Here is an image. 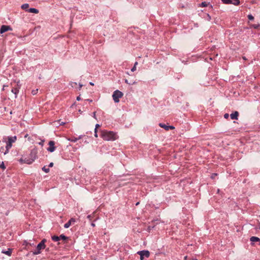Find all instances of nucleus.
<instances>
[{
    "label": "nucleus",
    "mask_w": 260,
    "mask_h": 260,
    "mask_svg": "<svg viewBox=\"0 0 260 260\" xmlns=\"http://www.w3.org/2000/svg\"><path fill=\"white\" fill-rule=\"evenodd\" d=\"M159 126L160 127L164 128L166 131H169V129H174L175 127L172 125H166L164 123H159Z\"/></svg>",
    "instance_id": "9"
},
{
    "label": "nucleus",
    "mask_w": 260,
    "mask_h": 260,
    "mask_svg": "<svg viewBox=\"0 0 260 260\" xmlns=\"http://www.w3.org/2000/svg\"><path fill=\"white\" fill-rule=\"evenodd\" d=\"M49 147L47 148L48 151L50 152H54L56 149L55 146V142L53 141H50L48 143Z\"/></svg>",
    "instance_id": "7"
},
{
    "label": "nucleus",
    "mask_w": 260,
    "mask_h": 260,
    "mask_svg": "<svg viewBox=\"0 0 260 260\" xmlns=\"http://www.w3.org/2000/svg\"><path fill=\"white\" fill-rule=\"evenodd\" d=\"M82 86H83V85H82V84H79V88H78V89H79V90H80V89H81V88H82Z\"/></svg>",
    "instance_id": "34"
},
{
    "label": "nucleus",
    "mask_w": 260,
    "mask_h": 260,
    "mask_svg": "<svg viewBox=\"0 0 260 260\" xmlns=\"http://www.w3.org/2000/svg\"><path fill=\"white\" fill-rule=\"evenodd\" d=\"M21 7L22 9L26 10L29 7V5L28 4H23Z\"/></svg>",
    "instance_id": "20"
},
{
    "label": "nucleus",
    "mask_w": 260,
    "mask_h": 260,
    "mask_svg": "<svg viewBox=\"0 0 260 260\" xmlns=\"http://www.w3.org/2000/svg\"><path fill=\"white\" fill-rule=\"evenodd\" d=\"M94 137L97 138L98 137V133H96V132H94Z\"/></svg>",
    "instance_id": "37"
},
{
    "label": "nucleus",
    "mask_w": 260,
    "mask_h": 260,
    "mask_svg": "<svg viewBox=\"0 0 260 260\" xmlns=\"http://www.w3.org/2000/svg\"><path fill=\"white\" fill-rule=\"evenodd\" d=\"M209 5V3H207L206 2H202L200 5V7H207Z\"/></svg>",
    "instance_id": "18"
},
{
    "label": "nucleus",
    "mask_w": 260,
    "mask_h": 260,
    "mask_svg": "<svg viewBox=\"0 0 260 260\" xmlns=\"http://www.w3.org/2000/svg\"><path fill=\"white\" fill-rule=\"evenodd\" d=\"M123 95V93L119 91V90H116L114 91L112 94V98L115 103H118L119 102V99L122 98Z\"/></svg>",
    "instance_id": "4"
},
{
    "label": "nucleus",
    "mask_w": 260,
    "mask_h": 260,
    "mask_svg": "<svg viewBox=\"0 0 260 260\" xmlns=\"http://www.w3.org/2000/svg\"><path fill=\"white\" fill-rule=\"evenodd\" d=\"M69 221L71 223V224L75 223L76 221L75 219L73 218H71Z\"/></svg>",
    "instance_id": "29"
},
{
    "label": "nucleus",
    "mask_w": 260,
    "mask_h": 260,
    "mask_svg": "<svg viewBox=\"0 0 260 260\" xmlns=\"http://www.w3.org/2000/svg\"><path fill=\"white\" fill-rule=\"evenodd\" d=\"M89 84L91 85H94V84L92 82H90Z\"/></svg>",
    "instance_id": "46"
},
{
    "label": "nucleus",
    "mask_w": 260,
    "mask_h": 260,
    "mask_svg": "<svg viewBox=\"0 0 260 260\" xmlns=\"http://www.w3.org/2000/svg\"><path fill=\"white\" fill-rule=\"evenodd\" d=\"M42 170L46 173H48L50 171L49 169L48 168H46V166L42 168Z\"/></svg>",
    "instance_id": "24"
},
{
    "label": "nucleus",
    "mask_w": 260,
    "mask_h": 260,
    "mask_svg": "<svg viewBox=\"0 0 260 260\" xmlns=\"http://www.w3.org/2000/svg\"><path fill=\"white\" fill-rule=\"evenodd\" d=\"M59 239H62L63 240H66L68 239V237H66V236H64V235L62 234L61 235H60L59 236Z\"/></svg>",
    "instance_id": "22"
},
{
    "label": "nucleus",
    "mask_w": 260,
    "mask_h": 260,
    "mask_svg": "<svg viewBox=\"0 0 260 260\" xmlns=\"http://www.w3.org/2000/svg\"><path fill=\"white\" fill-rule=\"evenodd\" d=\"M82 138V136H79L78 137H72L68 139V140L72 142H76L78 140L81 139Z\"/></svg>",
    "instance_id": "12"
},
{
    "label": "nucleus",
    "mask_w": 260,
    "mask_h": 260,
    "mask_svg": "<svg viewBox=\"0 0 260 260\" xmlns=\"http://www.w3.org/2000/svg\"><path fill=\"white\" fill-rule=\"evenodd\" d=\"M101 137L105 141H115L117 139V135L112 131L103 130L101 131Z\"/></svg>",
    "instance_id": "2"
},
{
    "label": "nucleus",
    "mask_w": 260,
    "mask_h": 260,
    "mask_svg": "<svg viewBox=\"0 0 260 260\" xmlns=\"http://www.w3.org/2000/svg\"><path fill=\"white\" fill-rule=\"evenodd\" d=\"M184 260H187V256H185L184 257Z\"/></svg>",
    "instance_id": "45"
},
{
    "label": "nucleus",
    "mask_w": 260,
    "mask_h": 260,
    "mask_svg": "<svg viewBox=\"0 0 260 260\" xmlns=\"http://www.w3.org/2000/svg\"><path fill=\"white\" fill-rule=\"evenodd\" d=\"M229 115L228 113H226L224 115V117L225 119H227L229 117Z\"/></svg>",
    "instance_id": "32"
},
{
    "label": "nucleus",
    "mask_w": 260,
    "mask_h": 260,
    "mask_svg": "<svg viewBox=\"0 0 260 260\" xmlns=\"http://www.w3.org/2000/svg\"><path fill=\"white\" fill-rule=\"evenodd\" d=\"M136 70V67H133L132 69H131V71L132 72H134Z\"/></svg>",
    "instance_id": "31"
},
{
    "label": "nucleus",
    "mask_w": 260,
    "mask_h": 260,
    "mask_svg": "<svg viewBox=\"0 0 260 260\" xmlns=\"http://www.w3.org/2000/svg\"><path fill=\"white\" fill-rule=\"evenodd\" d=\"M70 85L73 87V88H77V83L76 82H71L70 83Z\"/></svg>",
    "instance_id": "23"
},
{
    "label": "nucleus",
    "mask_w": 260,
    "mask_h": 260,
    "mask_svg": "<svg viewBox=\"0 0 260 260\" xmlns=\"http://www.w3.org/2000/svg\"><path fill=\"white\" fill-rule=\"evenodd\" d=\"M0 168L2 169L3 170L5 169L6 167H5V164H4V162H2L0 164Z\"/></svg>",
    "instance_id": "25"
},
{
    "label": "nucleus",
    "mask_w": 260,
    "mask_h": 260,
    "mask_svg": "<svg viewBox=\"0 0 260 260\" xmlns=\"http://www.w3.org/2000/svg\"><path fill=\"white\" fill-rule=\"evenodd\" d=\"M259 245H260V240L259 241Z\"/></svg>",
    "instance_id": "50"
},
{
    "label": "nucleus",
    "mask_w": 260,
    "mask_h": 260,
    "mask_svg": "<svg viewBox=\"0 0 260 260\" xmlns=\"http://www.w3.org/2000/svg\"><path fill=\"white\" fill-rule=\"evenodd\" d=\"M224 4H232L234 6H238L240 4V0H221Z\"/></svg>",
    "instance_id": "5"
},
{
    "label": "nucleus",
    "mask_w": 260,
    "mask_h": 260,
    "mask_svg": "<svg viewBox=\"0 0 260 260\" xmlns=\"http://www.w3.org/2000/svg\"><path fill=\"white\" fill-rule=\"evenodd\" d=\"M217 174L216 173H214V174H213L212 175V176H211V178H212V179H214V177H215V176H217Z\"/></svg>",
    "instance_id": "33"
},
{
    "label": "nucleus",
    "mask_w": 260,
    "mask_h": 260,
    "mask_svg": "<svg viewBox=\"0 0 260 260\" xmlns=\"http://www.w3.org/2000/svg\"><path fill=\"white\" fill-rule=\"evenodd\" d=\"M71 223L68 221L67 223H66L64 225V228L66 229L69 228L71 225Z\"/></svg>",
    "instance_id": "21"
},
{
    "label": "nucleus",
    "mask_w": 260,
    "mask_h": 260,
    "mask_svg": "<svg viewBox=\"0 0 260 260\" xmlns=\"http://www.w3.org/2000/svg\"><path fill=\"white\" fill-rule=\"evenodd\" d=\"M11 91L13 93H14L16 95V96L19 92V90L17 88H13Z\"/></svg>",
    "instance_id": "19"
},
{
    "label": "nucleus",
    "mask_w": 260,
    "mask_h": 260,
    "mask_svg": "<svg viewBox=\"0 0 260 260\" xmlns=\"http://www.w3.org/2000/svg\"><path fill=\"white\" fill-rule=\"evenodd\" d=\"M81 100V98L80 97V96H78L77 97V101H80Z\"/></svg>",
    "instance_id": "38"
},
{
    "label": "nucleus",
    "mask_w": 260,
    "mask_h": 260,
    "mask_svg": "<svg viewBox=\"0 0 260 260\" xmlns=\"http://www.w3.org/2000/svg\"><path fill=\"white\" fill-rule=\"evenodd\" d=\"M38 150L36 148L31 150L28 157H22L20 161L28 165L31 164L37 157Z\"/></svg>",
    "instance_id": "1"
},
{
    "label": "nucleus",
    "mask_w": 260,
    "mask_h": 260,
    "mask_svg": "<svg viewBox=\"0 0 260 260\" xmlns=\"http://www.w3.org/2000/svg\"><path fill=\"white\" fill-rule=\"evenodd\" d=\"M87 101H88V102H89L90 103H91L92 102V100H89V99H88L87 100Z\"/></svg>",
    "instance_id": "42"
},
{
    "label": "nucleus",
    "mask_w": 260,
    "mask_h": 260,
    "mask_svg": "<svg viewBox=\"0 0 260 260\" xmlns=\"http://www.w3.org/2000/svg\"><path fill=\"white\" fill-rule=\"evenodd\" d=\"M137 64H138V62H137V61H136V62L135 63V64H134V66L136 67V66H137Z\"/></svg>",
    "instance_id": "40"
},
{
    "label": "nucleus",
    "mask_w": 260,
    "mask_h": 260,
    "mask_svg": "<svg viewBox=\"0 0 260 260\" xmlns=\"http://www.w3.org/2000/svg\"><path fill=\"white\" fill-rule=\"evenodd\" d=\"M94 132H96V133H98V130H97L96 128H94Z\"/></svg>",
    "instance_id": "47"
},
{
    "label": "nucleus",
    "mask_w": 260,
    "mask_h": 260,
    "mask_svg": "<svg viewBox=\"0 0 260 260\" xmlns=\"http://www.w3.org/2000/svg\"><path fill=\"white\" fill-rule=\"evenodd\" d=\"M12 30L11 27L9 25H3L0 28V32L1 34L4 33L7 31Z\"/></svg>",
    "instance_id": "8"
},
{
    "label": "nucleus",
    "mask_w": 260,
    "mask_h": 260,
    "mask_svg": "<svg viewBox=\"0 0 260 260\" xmlns=\"http://www.w3.org/2000/svg\"><path fill=\"white\" fill-rule=\"evenodd\" d=\"M27 244H28L30 246H34V243H27Z\"/></svg>",
    "instance_id": "39"
},
{
    "label": "nucleus",
    "mask_w": 260,
    "mask_h": 260,
    "mask_svg": "<svg viewBox=\"0 0 260 260\" xmlns=\"http://www.w3.org/2000/svg\"><path fill=\"white\" fill-rule=\"evenodd\" d=\"M29 13L38 14L39 13V10L36 8H30L28 10H27Z\"/></svg>",
    "instance_id": "15"
},
{
    "label": "nucleus",
    "mask_w": 260,
    "mask_h": 260,
    "mask_svg": "<svg viewBox=\"0 0 260 260\" xmlns=\"http://www.w3.org/2000/svg\"><path fill=\"white\" fill-rule=\"evenodd\" d=\"M44 142H45V140H42L41 141V142H39V143H38V144H39V145H41V146H43L44 145Z\"/></svg>",
    "instance_id": "28"
},
{
    "label": "nucleus",
    "mask_w": 260,
    "mask_h": 260,
    "mask_svg": "<svg viewBox=\"0 0 260 260\" xmlns=\"http://www.w3.org/2000/svg\"><path fill=\"white\" fill-rule=\"evenodd\" d=\"M139 202H138V203L136 204V205H139Z\"/></svg>",
    "instance_id": "49"
},
{
    "label": "nucleus",
    "mask_w": 260,
    "mask_h": 260,
    "mask_svg": "<svg viewBox=\"0 0 260 260\" xmlns=\"http://www.w3.org/2000/svg\"><path fill=\"white\" fill-rule=\"evenodd\" d=\"M46 242V239H43L40 243H39L37 246L36 249L32 251L34 255H38L41 253V250L44 249L46 247L45 243Z\"/></svg>",
    "instance_id": "3"
},
{
    "label": "nucleus",
    "mask_w": 260,
    "mask_h": 260,
    "mask_svg": "<svg viewBox=\"0 0 260 260\" xmlns=\"http://www.w3.org/2000/svg\"><path fill=\"white\" fill-rule=\"evenodd\" d=\"M124 82H125V83L128 84H134L136 83L135 82H133V83H130L128 82V80L127 79H125L124 80Z\"/></svg>",
    "instance_id": "30"
},
{
    "label": "nucleus",
    "mask_w": 260,
    "mask_h": 260,
    "mask_svg": "<svg viewBox=\"0 0 260 260\" xmlns=\"http://www.w3.org/2000/svg\"><path fill=\"white\" fill-rule=\"evenodd\" d=\"M87 218H88L89 220H91V215H88L87 216Z\"/></svg>",
    "instance_id": "36"
},
{
    "label": "nucleus",
    "mask_w": 260,
    "mask_h": 260,
    "mask_svg": "<svg viewBox=\"0 0 260 260\" xmlns=\"http://www.w3.org/2000/svg\"><path fill=\"white\" fill-rule=\"evenodd\" d=\"M91 225L93 227L95 226V224L94 223H91Z\"/></svg>",
    "instance_id": "43"
},
{
    "label": "nucleus",
    "mask_w": 260,
    "mask_h": 260,
    "mask_svg": "<svg viewBox=\"0 0 260 260\" xmlns=\"http://www.w3.org/2000/svg\"><path fill=\"white\" fill-rule=\"evenodd\" d=\"M38 89H35V90H32L31 91V93L33 94V95H35L37 94V92H38Z\"/></svg>",
    "instance_id": "27"
},
{
    "label": "nucleus",
    "mask_w": 260,
    "mask_h": 260,
    "mask_svg": "<svg viewBox=\"0 0 260 260\" xmlns=\"http://www.w3.org/2000/svg\"><path fill=\"white\" fill-rule=\"evenodd\" d=\"M2 253H5L8 256H10L12 254V249L9 248L7 251H3Z\"/></svg>",
    "instance_id": "16"
},
{
    "label": "nucleus",
    "mask_w": 260,
    "mask_h": 260,
    "mask_svg": "<svg viewBox=\"0 0 260 260\" xmlns=\"http://www.w3.org/2000/svg\"><path fill=\"white\" fill-rule=\"evenodd\" d=\"M52 240L54 242H57L60 240L59 237L57 236H53L51 237Z\"/></svg>",
    "instance_id": "17"
},
{
    "label": "nucleus",
    "mask_w": 260,
    "mask_h": 260,
    "mask_svg": "<svg viewBox=\"0 0 260 260\" xmlns=\"http://www.w3.org/2000/svg\"><path fill=\"white\" fill-rule=\"evenodd\" d=\"M99 126H100V125L99 124H96L95 125V128H98V127Z\"/></svg>",
    "instance_id": "41"
},
{
    "label": "nucleus",
    "mask_w": 260,
    "mask_h": 260,
    "mask_svg": "<svg viewBox=\"0 0 260 260\" xmlns=\"http://www.w3.org/2000/svg\"><path fill=\"white\" fill-rule=\"evenodd\" d=\"M17 140V137L16 136L13 137H8V142L13 143L15 142Z\"/></svg>",
    "instance_id": "10"
},
{
    "label": "nucleus",
    "mask_w": 260,
    "mask_h": 260,
    "mask_svg": "<svg viewBox=\"0 0 260 260\" xmlns=\"http://www.w3.org/2000/svg\"><path fill=\"white\" fill-rule=\"evenodd\" d=\"M53 166V163L50 162L49 165V167H52Z\"/></svg>",
    "instance_id": "35"
},
{
    "label": "nucleus",
    "mask_w": 260,
    "mask_h": 260,
    "mask_svg": "<svg viewBox=\"0 0 260 260\" xmlns=\"http://www.w3.org/2000/svg\"><path fill=\"white\" fill-rule=\"evenodd\" d=\"M140 256V260H143L144 257H149L150 256V252L148 250H142L137 252Z\"/></svg>",
    "instance_id": "6"
},
{
    "label": "nucleus",
    "mask_w": 260,
    "mask_h": 260,
    "mask_svg": "<svg viewBox=\"0 0 260 260\" xmlns=\"http://www.w3.org/2000/svg\"><path fill=\"white\" fill-rule=\"evenodd\" d=\"M259 229H260V225H259Z\"/></svg>",
    "instance_id": "51"
},
{
    "label": "nucleus",
    "mask_w": 260,
    "mask_h": 260,
    "mask_svg": "<svg viewBox=\"0 0 260 260\" xmlns=\"http://www.w3.org/2000/svg\"><path fill=\"white\" fill-rule=\"evenodd\" d=\"M238 115H239V113L237 111H235V112L232 113L230 115L231 118L232 119L237 120Z\"/></svg>",
    "instance_id": "11"
},
{
    "label": "nucleus",
    "mask_w": 260,
    "mask_h": 260,
    "mask_svg": "<svg viewBox=\"0 0 260 260\" xmlns=\"http://www.w3.org/2000/svg\"><path fill=\"white\" fill-rule=\"evenodd\" d=\"M7 144L6 146V150L4 152V154H6L7 153H8L9 149L12 147V143H9L7 142Z\"/></svg>",
    "instance_id": "13"
},
{
    "label": "nucleus",
    "mask_w": 260,
    "mask_h": 260,
    "mask_svg": "<svg viewBox=\"0 0 260 260\" xmlns=\"http://www.w3.org/2000/svg\"><path fill=\"white\" fill-rule=\"evenodd\" d=\"M260 239L257 237L252 236L250 238V241L252 243L255 242H259Z\"/></svg>",
    "instance_id": "14"
},
{
    "label": "nucleus",
    "mask_w": 260,
    "mask_h": 260,
    "mask_svg": "<svg viewBox=\"0 0 260 260\" xmlns=\"http://www.w3.org/2000/svg\"><path fill=\"white\" fill-rule=\"evenodd\" d=\"M93 117L94 118H95V112H93Z\"/></svg>",
    "instance_id": "44"
},
{
    "label": "nucleus",
    "mask_w": 260,
    "mask_h": 260,
    "mask_svg": "<svg viewBox=\"0 0 260 260\" xmlns=\"http://www.w3.org/2000/svg\"><path fill=\"white\" fill-rule=\"evenodd\" d=\"M248 18L250 20H253L254 19V17L252 15L250 14L248 15Z\"/></svg>",
    "instance_id": "26"
},
{
    "label": "nucleus",
    "mask_w": 260,
    "mask_h": 260,
    "mask_svg": "<svg viewBox=\"0 0 260 260\" xmlns=\"http://www.w3.org/2000/svg\"><path fill=\"white\" fill-rule=\"evenodd\" d=\"M243 59L244 60H246V57H245V56H243Z\"/></svg>",
    "instance_id": "48"
}]
</instances>
